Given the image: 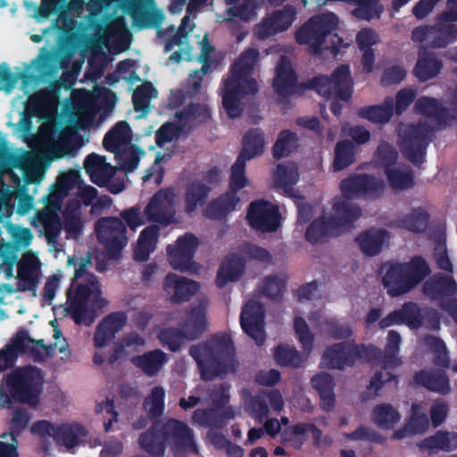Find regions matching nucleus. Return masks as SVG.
Listing matches in <instances>:
<instances>
[{
    "instance_id": "obj_1",
    "label": "nucleus",
    "mask_w": 457,
    "mask_h": 457,
    "mask_svg": "<svg viewBox=\"0 0 457 457\" xmlns=\"http://www.w3.org/2000/svg\"><path fill=\"white\" fill-rule=\"evenodd\" d=\"M383 188L384 185L380 180L368 175L344 180L341 184L342 199L334 204L335 216L328 221L314 220L306 231V239L311 243H318L328 237L339 235L361 214L360 210L349 200L361 196L377 197Z\"/></svg>"
},
{
    "instance_id": "obj_18",
    "label": "nucleus",
    "mask_w": 457,
    "mask_h": 457,
    "mask_svg": "<svg viewBox=\"0 0 457 457\" xmlns=\"http://www.w3.org/2000/svg\"><path fill=\"white\" fill-rule=\"evenodd\" d=\"M247 220L251 227L262 232L276 230L279 226L278 207L266 201H256L248 209Z\"/></svg>"
},
{
    "instance_id": "obj_40",
    "label": "nucleus",
    "mask_w": 457,
    "mask_h": 457,
    "mask_svg": "<svg viewBox=\"0 0 457 457\" xmlns=\"http://www.w3.org/2000/svg\"><path fill=\"white\" fill-rule=\"evenodd\" d=\"M428 428V420L427 416L421 411L420 407L412 405L411 416L408 424L403 430L396 431L394 437L401 439L405 436H414L423 433Z\"/></svg>"
},
{
    "instance_id": "obj_60",
    "label": "nucleus",
    "mask_w": 457,
    "mask_h": 457,
    "mask_svg": "<svg viewBox=\"0 0 457 457\" xmlns=\"http://www.w3.org/2000/svg\"><path fill=\"white\" fill-rule=\"evenodd\" d=\"M354 159V147L350 142H340L336 148L335 170H340L350 165Z\"/></svg>"
},
{
    "instance_id": "obj_54",
    "label": "nucleus",
    "mask_w": 457,
    "mask_h": 457,
    "mask_svg": "<svg viewBox=\"0 0 457 457\" xmlns=\"http://www.w3.org/2000/svg\"><path fill=\"white\" fill-rule=\"evenodd\" d=\"M441 69V63L432 56L420 55L415 67V75L421 80L435 77Z\"/></svg>"
},
{
    "instance_id": "obj_59",
    "label": "nucleus",
    "mask_w": 457,
    "mask_h": 457,
    "mask_svg": "<svg viewBox=\"0 0 457 457\" xmlns=\"http://www.w3.org/2000/svg\"><path fill=\"white\" fill-rule=\"evenodd\" d=\"M321 432L311 424H298L291 428L290 440L295 444L301 445L310 437L316 444L320 443Z\"/></svg>"
},
{
    "instance_id": "obj_38",
    "label": "nucleus",
    "mask_w": 457,
    "mask_h": 457,
    "mask_svg": "<svg viewBox=\"0 0 457 457\" xmlns=\"http://www.w3.org/2000/svg\"><path fill=\"white\" fill-rule=\"evenodd\" d=\"M159 237L157 226H149L143 229L137 239L135 248V258L138 261H145L149 254L155 250Z\"/></svg>"
},
{
    "instance_id": "obj_49",
    "label": "nucleus",
    "mask_w": 457,
    "mask_h": 457,
    "mask_svg": "<svg viewBox=\"0 0 457 457\" xmlns=\"http://www.w3.org/2000/svg\"><path fill=\"white\" fill-rule=\"evenodd\" d=\"M372 419L379 428L389 429L400 420V414L393 406L380 404L373 410Z\"/></svg>"
},
{
    "instance_id": "obj_11",
    "label": "nucleus",
    "mask_w": 457,
    "mask_h": 457,
    "mask_svg": "<svg viewBox=\"0 0 457 457\" xmlns=\"http://www.w3.org/2000/svg\"><path fill=\"white\" fill-rule=\"evenodd\" d=\"M131 138L129 124L126 121H119L108 131L103 142L106 150L115 154L120 169L126 172H131L138 166L140 155L143 154L130 144Z\"/></svg>"
},
{
    "instance_id": "obj_5",
    "label": "nucleus",
    "mask_w": 457,
    "mask_h": 457,
    "mask_svg": "<svg viewBox=\"0 0 457 457\" xmlns=\"http://www.w3.org/2000/svg\"><path fill=\"white\" fill-rule=\"evenodd\" d=\"M0 388V403L10 407L13 403L36 407L39 403L44 378L40 369L24 366L12 370L4 377Z\"/></svg>"
},
{
    "instance_id": "obj_29",
    "label": "nucleus",
    "mask_w": 457,
    "mask_h": 457,
    "mask_svg": "<svg viewBox=\"0 0 457 457\" xmlns=\"http://www.w3.org/2000/svg\"><path fill=\"white\" fill-rule=\"evenodd\" d=\"M19 337L22 345V348L18 350L19 354H26L35 362H42L53 355V346L46 345L43 339H33L27 329L21 328L13 337Z\"/></svg>"
},
{
    "instance_id": "obj_57",
    "label": "nucleus",
    "mask_w": 457,
    "mask_h": 457,
    "mask_svg": "<svg viewBox=\"0 0 457 457\" xmlns=\"http://www.w3.org/2000/svg\"><path fill=\"white\" fill-rule=\"evenodd\" d=\"M228 12L243 21H249L255 16V5L252 0H227Z\"/></svg>"
},
{
    "instance_id": "obj_61",
    "label": "nucleus",
    "mask_w": 457,
    "mask_h": 457,
    "mask_svg": "<svg viewBox=\"0 0 457 457\" xmlns=\"http://www.w3.org/2000/svg\"><path fill=\"white\" fill-rule=\"evenodd\" d=\"M21 338H13L11 343L2 350H0V371H4L14 364L19 352L22 348Z\"/></svg>"
},
{
    "instance_id": "obj_26",
    "label": "nucleus",
    "mask_w": 457,
    "mask_h": 457,
    "mask_svg": "<svg viewBox=\"0 0 457 457\" xmlns=\"http://www.w3.org/2000/svg\"><path fill=\"white\" fill-rule=\"evenodd\" d=\"M363 350L351 343L337 344L325 352L320 364L328 369H344L352 365Z\"/></svg>"
},
{
    "instance_id": "obj_52",
    "label": "nucleus",
    "mask_w": 457,
    "mask_h": 457,
    "mask_svg": "<svg viewBox=\"0 0 457 457\" xmlns=\"http://www.w3.org/2000/svg\"><path fill=\"white\" fill-rule=\"evenodd\" d=\"M156 96L157 91L151 83L142 84L133 94L135 110L140 112L142 115L146 113L151 100Z\"/></svg>"
},
{
    "instance_id": "obj_35",
    "label": "nucleus",
    "mask_w": 457,
    "mask_h": 457,
    "mask_svg": "<svg viewBox=\"0 0 457 457\" xmlns=\"http://www.w3.org/2000/svg\"><path fill=\"white\" fill-rule=\"evenodd\" d=\"M131 362L147 376H154L167 362V356L161 350H154L132 357Z\"/></svg>"
},
{
    "instance_id": "obj_2",
    "label": "nucleus",
    "mask_w": 457,
    "mask_h": 457,
    "mask_svg": "<svg viewBox=\"0 0 457 457\" xmlns=\"http://www.w3.org/2000/svg\"><path fill=\"white\" fill-rule=\"evenodd\" d=\"M140 447L153 457H162L169 448L175 455L198 453L193 432L177 420L157 422L138 439Z\"/></svg>"
},
{
    "instance_id": "obj_15",
    "label": "nucleus",
    "mask_w": 457,
    "mask_h": 457,
    "mask_svg": "<svg viewBox=\"0 0 457 457\" xmlns=\"http://www.w3.org/2000/svg\"><path fill=\"white\" fill-rule=\"evenodd\" d=\"M317 92L326 97L332 96L347 101L353 93V79L348 66L342 65L336 69L330 78L321 76L313 80Z\"/></svg>"
},
{
    "instance_id": "obj_14",
    "label": "nucleus",
    "mask_w": 457,
    "mask_h": 457,
    "mask_svg": "<svg viewBox=\"0 0 457 457\" xmlns=\"http://www.w3.org/2000/svg\"><path fill=\"white\" fill-rule=\"evenodd\" d=\"M206 328L207 323L203 309L193 310L187 316L181 333L174 329H164L159 333L158 338L170 351H177L186 340L194 339Z\"/></svg>"
},
{
    "instance_id": "obj_34",
    "label": "nucleus",
    "mask_w": 457,
    "mask_h": 457,
    "mask_svg": "<svg viewBox=\"0 0 457 457\" xmlns=\"http://www.w3.org/2000/svg\"><path fill=\"white\" fill-rule=\"evenodd\" d=\"M87 434V429L78 423H62L59 428V445L71 451L86 441Z\"/></svg>"
},
{
    "instance_id": "obj_48",
    "label": "nucleus",
    "mask_w": 457,
    "mask_h": 457,
    "mask_svg": "<svg viewBox=\"0 0 457 457\" xmlns=\"http://www.w3.org/2000/svg\"><path fill=\"white\" fill-rule=\"evenodd\" d=\"M59 69L62 70L61 79L59 80V87L63 86L68 87L72 85L79 73L81 63L78 62H71V55L59 53Z\"/></svg>"
},
{
    "instance_id": "obj_33",
    "label": "nucleus",
    "mask_w": 457,
    "mask_h": 457,
    "mask_svg": "<svg viewBox=\"0 0 457 457\" xmlns=\"http://www.w3.org/2000/svg\"><path fill=\"white\" fill-rule=\"evenodd\" d=\"M128 32L124 20L118 18L112 22L104 34L103 42L112 53H120L125 49L123 44L127 40Z\"/></svg>"
},
{
    "instance_id": "obj_36",
    "label": "nucleus",
    "mask_w": 457,
    "mask_h": 457,
    "mask_svg": "<svg viewBox=\"0 0 457 457\" xmlns=\"http://www.w3.org/2000/svg\"><path fill=\"white\" fill-rule=\"evenodd\" d=\"M194 26L195 25L191 22V20L188 16H185L183 18L178 34L173 37V39L170 42L167 43L165 46L166 52H170L175 46H179L180 47L178 52L174 53L170 56V59L174 61H179L180 59H191V54L188 52V46L186 44L185 39L187 34L193 30Z\"/></svg>"
},
{
    "instance_id": "obj_64",
    "label": "nucleus",
    "mask_w": 457,
    "mask_h": 457,
    "mask_svg": "<svg viewBox=\"0 0 457 457\" xmlns=\"http://www.w3.org/2000/svg\"><path fill=\"white\" fill-rule=\"evenodd\" d=\"M245 155L238 156L231 168L230 187L232 190L241 189L247 185V180L245 176Z\"/></svg>"
},
{
    "instance_id": "obj_53",
    "label": "nucleus",
    "mask_w": 457,
    "mask_h": 457,
    "mask_svg": "<svg viewBox=\"0 0 457 457\" xmlns=\"http://www.w3.org/2000/svg\"><path fill=\"white\" fill-rule=\"evenodd\" d=\"M79 137L74 127H65L59 132V158L72 154L77 147Z\"/></svg>"
},
{
    "instance_id": "obj_30",
    "label": "nucleus",
    "mask_w": 457,
    "mask_h": 457,
    "mask_svg": "<svg viewBox=\"0 0 457 457\" xmlns=\"http://www.w3.org/2000/svg\"><path fill=\"white\" fill-rule=\"evenodd\" d=\"M48 96V90L41 91L30 97L25 105L24 111L21 113V119L17 123V132H21L24 140L28 142V139L32 136V119L33 117L38 116L42 109V104L45 98Z\"/></svg>"
},
{
    "instance_id": "obj_10",
    "label": "nucleus",
    "mask_w": 457,
    "mask_h": 457,
    "mask_svg": "<svg viewBox=\"0 0 457 457\" xmlns=\"http://www.w3.org/2000/svg\"><path fill=\"white\" fill-rule=\"evenodd\" d=\"M383 283L391 295L407 293L428 273V267L421 258H414L408 263L385 264L382 267Z\"/></svg>"
},
{
    "instance_id": "obj_7",
    "label": "nucleus",
    "mask_w": 457,
    "mask_h": 457,
    "mask_svg": "<svg viewBox=\"0 0 457 457\" xmlns=\"http://www.w3.org/2000/svg\"><path fill=\"white\" fill-rule=\"evenodd\" d=\"M29 69L31 71L14 73L6 63L0 64V90L10 92L20 79L24 87L38 84L48 79H56L54 73L57 72V44L54 45L51 50H47L46 46L42 47Z\"/></svg>"
},
{
    "instance_id": "obj_55",
    "label": "nucleus",
    "mask_w": 457,
    "mask_h": 457,
    "mask_svg": "<svg viewBox=\"0 0 457 457\" xmlns=\"http://www.w3.org/2000/svg\"><path fill=\"white\" fill-rule=\"evenodd\" d=\"M95 412L102 415L104 420V428L106 432L113 429V424L118 421V411L115 410L113 401L106 398L96 403Z\"/></svg>"
},
{
    "instance_id": "obj_43",
    "label": "nucleus",
    "mask_w": 457,
    "mask_h": 457,
    "mask_svg": "<svg viewBox=\"0 0 457 457\" xmlns=\"http://www.w3.org/2000/svg\"><path fill=\"white\" fill-rule=\"evenodd\" d=\"M393 99H386L381 105L369 106L359 110L360 117L374 123L387 122L393 114Z\"/></svg>"
},
{
    "instance_id": "obj_31",
    "label": "nucleus",
    "mask_w": 457,
    "mask_h": 457,
    "mask_svg": "<svg viewBox=\"0 0 457 457\" xmlns=\"http://www.w3.org/2000/svg\"><path fill=\"white\" fill-rule=\"evenodd\" d=\"M126 318L123 313H112L107 316L97 327L95 335V345L105 346L125 325Z\"/></svg>"
},
{
    "instance_id": "obj_37",
    "label": "nucleus",
    "mask_w": 457,
    "mask_h": 457,
    "mask_svg": "<svg viewBox=\"0 0 457 457\" xmlns=\"http://www.w3.org/2000/svg\"><path fill=\"white\" fill-rule=\"evenodd\" d=\"M389 238L383 229H370L360 235L357 238L361 250L366 255H376L382 249Z\"/></svg>"
},
{
    "instance_id": "obj_22",
    "label": "nucleus",
    "mask_w": 457,
    "mask_h": 457,
    "mask_svg": "<svg viewBox=\"0 0 457 457\" xmlns=\"http://www.w3.org/2000/svg\"><path fill=\"white\" fill-rule=\"evenodd\" d=\"M240 323L243 330L252 337L257 345L265 340L263 310L257 301L246 303L241 312Z\"/></svg>"
},
{
    "instance_id": "obj_25",
    "label": "nucleus",
    "mask_w": 457,
    "mask_h": 457,
    "mask_svg": "<svg viewBox=\"0 0 457 457\" xmlns=\"http://www.w3.org/2000/svg\"><path fill=\"white\" fill-rule=\"evenodd\" d=\"M70 192L76 194L86 205L92 204L97 196L96 189L85 184L74 170L59 175V199Z\"/></svg>"
},
{
    "instance_id": "obj_6",
    "label": "nucleus",
    "mask_w": 457,
    "mask_h": 457,
    "mask_svg": "<svg viewBox=\"0 0 457 457\" xmlns=\"http://www.w3.org/2000/svg\"><path fill=\"white\" fill-rule=\"evenodd\" d=\"M190 353L205 379H211L214 376H220L233 370L234 348L228 335L215 337L209 345L194 346Z\"/></svg>"
},
{
    "instance_id": "obj_17",
    "label": "nucleus",
    "mask_w": 457,
    "mask_h": 457,
    "mask_svg": "<svg viewBox=\"0 0 457 457\" xmlns=\"http://www.w3.org/2000/svg\"><path fill=\"white\" fill-rule=\"evenodd\" d=\"M84 168L93 183L99 187H108L113 194L121 192L123 185L111 184V179L116 172V168L106 162L105 158L96 154H91L84 161Z\"/></svg>"
},
{
    "instance_id": "obj_24",
    "label": "nucleus",
    "mask_w": 457,
    "mask_h": 457,
    "mask_svg": "<svg viewBox=\"0 0 457 457\" xmlns=\"http://www.w3.org/2000/svg\"><path fill=\"white\" fill-rule=\"evenodd\" d=\"M175 194L170 190H161L155 194L145 209L149 220L159 223H170L173 220L175 211Z\"/></svg>"
},
{
    "instance_id": "obj_13",
    "label": "nucleus",
    "mask_w": 457,
    "mask_h": 457,
    "mask_svg": "<svg viewBox=\"0 0 457 457\" xmlns=\"http://www.w3.org/2000/svg\"><path fill=\"white\" fill-rule=\"evenodd\" d=\"M397 153L386 144H381L375 155L376 165L386 175L391 187L395 190L406 189L412 186L411 174L396 163Z\"/></svg>"
},
{
    "instance_id": "obj_45",
    "label": "nucleus",
    "mask_w": 457,
    "mask_h": 457,
    "mask_svg": "<svg viewBox=\"0 0 457 457\" xmlns=\"http://www.w3.org/2000/svg\"><path fill=\"white\" fill-rule=\"evenodd\" d=\"M312 384L320 395L322 409H331L335 402L332 393L334 386L332 378L328 374H319L312 379Z\"/></svg>"
},
{
    "instance_id": "obj_56",
    "label": "nucleus",
    "mask_w": 457,
    "mask_h": 457,
    "mask_svg": "<svg viewBox=\"0 0 457 457\" xmlns=\"http://www.w3.org/2000/svg\"><path fill=\"white\" fill-rule=\"evenodd\" d=\"M201 54L199 56L200 61L204 63L200 71H195L190 75V79L193 80L199 77L200 74H204L217 66V63L212 61V56L214 53V48L209 43L207 36L204 35L202 41L199 42Z\"/></svg>"
},
{
    "instance_id": "obj_12",
    "label": "nucleus",
    "mask_w": 457,
    "mask_h": 457,
    "mask_svg": "<svg viewBox=\"0 0 457 457\" xmlns=\"http://www.w3.org/2000/svg\"><path fill=\"white\" fill-rule=\"evenodd\" d=\"M111 92L105 87H96L93 91L75 89L71 94L72 113L75 122L80 128L91 126Z\"/></svg>"
},
{
    "instance_id": "obj_58",
    "label": "nucleus",
    "mask_w": 457,
    "mask_h": 457,
    "mask_svg": "<svg viewBox=\"0 0 457 457\" xmlns=\"http://www.w3.org/2000/svg\"><path fill=\"white\" fill-rule=\"evenodd\" d=\"M6 230L11 237V244L14 249L16 247H28L32 239L33 235L29 228H22L10 221L6 222Z\"/></svg>"
},
{
    "instance_id": "obj_23",
    "label": "nucleus",
    "mask_w": 457,
    "mask_h": 457,
    "mask_svg": "<svg viewBox=\"0 0 457 457\" xmlns=\"http://www.w3.org/2000/svg\"><path fill=\"white\" fill-rule=\"evenodd\" d=\"M17 265L19 290L23 292L32 291L35 295L41 269V262L38 257L31 251H28L22 254Z\"/></svg>"
},
{
    "instance_id": "obj_41",
    "label": "nucleus",
    "mask_w": 457,
    "mask_h": 457,
    "mask_svg": "<svg viewBox=\"0 0 457 457\" xmlns=\"http://www.w3.org/2000/svg\"><path fill=\"white\" fill-rule=\"evenodd\" d=\"M243 262L237 257H229L222 263L216 278V284L222 287L228 282L237 280L242 274Z\"/></svg>"
},
{
    "instance_id": "obj_27",
    "label": "nucleus",
    "mask_w": 457,
    "mask_h": 457,
    "mask_svg": "<svg viewBox=\"0 0 457 457\" xmlns=\"http://www.w3.org/2000/svg\"><path fill=\"white\" fill-rule=\"evenodd\" d=\"M295 19V12L287 7L270 14L263 22L256 27L255 33L263 39L277 33L287 30Z\"/></svg>"
},
{
    "instance_id": "obj_39",
    "label": "nucleus",
    "mask_w": 457,
    "mask_h": 457,
    "mask_svg": "<svg viewBox=\"0 0 457 457\" xmlns=\"http://www.w3.org/2000/svg\"><path fill=\"white\" fill-rule=\"evenodd\" d=\"M297 180L298 171L294 164L278 165L274 172L275 187L293 197H295L293 186Z\"/></svg>"
},
{
    "instance_id": "obj_21",
    "label": "nucleus",
    "mask_w": 457,
    "mask_h": 457,
    "mask_svg": "<svg viewBox=\"0 0 457 457\" xmlns=\"http://www.w3.org/2000/svg\"><path fill=\"white\" fill-rule=\"evenodd\" d=\"M197 245L198 241L194 235L186 234L178 238L175 245H170L167 249L170 266L174 270L191 271L192 258Z\"/></svg>"
},
{
    "instance_id": "obj_20",
    "label": "nucleus",
    "mask_w": 457,
    "mask_h": 457,
    "mask_svg": "<svg viewBox=\"0 0 457 457\" xmlns=\"http://www.w3.org/2000/svg\"><path fill=\"white\" fill-rule=\"evenodd\" d=\"M428 134V129L424 126L403 127L399 130L401 145L404 154L413 163L421 162L424 159V142Z\"/></svg>"
},
{
    "instance_id": "obj_8",
    "label": "nucleus",
    "mask_w": 457,
    "mask_h": 457,
    "mask_svg": "<svg viewBox=\"0 0 457 457\" xmlns=\"http://www.w3.org/2000/svg\"><path fill=\"white\" fill-rule=\"evenodd\" d=\"M338 24L337 16L332 12L315 16L298 29L295 34L296 40L301 45H309L313 52L326 48L337 53L341 46L349 45L343 44V39L332 33L337 29Z\"/></svg>"
},
{
    "instance_id": "obj_62",
    "label": "nucleus",
    "mask_w": 457,
    "mask_h": 457,
    "mask_svg": "<svg viewBox=\"0 0 457 457\" xmlns=\"http://www.w3.org/2000/svg\"><path fill=\"white\" fill-rule=\"evenodd\" d=\"M297 147V139L294 133L290 131H282L277 140L273 152L277 158L287 155Z\"/></svg>"
},
{
    "instance_id": "obj_4",
    "label": "nucleus",
    "mask_w": 457,
    "mask_h": 457,
    "mask_svg": "<svg viewBox=\"0 0 457 457\" xmlns=\"http://www.w3.org/2000/svg\"><path fill=\"white\" fill-rule=\"evenodd\" d=\"M258 52L250 49L235 62L230 76L224 80L221 89L222 106L230 118H237L242 112L240 100L257 91V82L251 72L258 60Z\"/></svg>"
},
{
    "instance_id": "obj_46",
    "label": "nucleus",
    "mask_w": 457,
    "mask_h": 457,
    "mask_svg": "<svg viewBox=\"0 0 457 457\" xmlns=\"http://www.w3.org/2000/svg\"><path fill=\"white\" fill-rule=\"evenodd\" d=\"M420 446L428 452H436L438 450L452 451L457 448V434L437 433L424 440Z\"/></svg>"
},
{
    "instance_id": "obj_47",
    "label": "nucleus",
    "mask_w": 457,
    "mask_h": 457,
    "mask_svg": "<svg viewBox=\"0 0 457 457\" xmlns=\"http://www.w3.org/2000/svg\"><path fill=\"white\" fill-rule=\"evenodd\" d=\"M415 380L418 384L423 385L428 389L445 394L449 391V382L446 376L442 371L436 373L422 371L416 375Z\"/></svg>"
},
{
    "instance_id": "obj_9",
    "label": "nucleus",
    "mask_w": 457,
    "mask_h": 457,
    "mask_svg": "<svg viewBox=\"0 0 457 457\" xmlns=\"http://www.w3.org/2000/svg\"><path fill=\"white\" fill-rule=\"evenodd\" d=\"M48 93L49 119L39 126L27 143L45 162H52L57 160V79L50 80Z\"/></svg>"
},
{
    "instance_id": "obj_44",
    "label": "nucleus",
    "mask_w": 457,
    "mask_h": 457,
    "mask_svg": "<svg viewBox=\"0 0 457 457\" xmlns=\"http://www.w3.org/2000/svg\"><path fill=\"white\" fill-rule=\"evenodd\" d=\"M30 431L41 438V451L45 454H50L51 444L49 438L57 442V426L48 420H37L32 424Z\"/></svg>"
},
{
    "instance_id": "obj_63",
    "label": "nucleus",
    "mask_w": 457,
    "mask_h": 457,
    "mask_svg": "<svg viewBox=\"0 0 457 457\" xmlns=\"http://www.w3.org/2000/svg\"><path fill=\"white\" fill-rule=\"evenodd\" d=\"M274 358L278 364L285 366H297L303 361L294 347L282 345L276 349Z\"/></svg>"
},
{
    "instance_id": "obj_16",
    "label": "nucleus",
    "mask_w": 457,
    "mask_h": 457,
    "mask_svg": "<svg viewBox=\"0 0 457 457\" xmlns=\"http://www.w3.org/2000/svg\"><path fill=\"white\" fill-rule=\"evenodd\" d=\"M45 209L37 211L32 224L45 228L48 241L56 248L57 245V179L50 187V193L44 196Z\"/></svg>"
},
{
    "instance_id": "obj_42",
    "label": "nucleus",
    "mask_w": 457,
    "mask_h": 457,
    "mask_svg": "<svg viewBox=\"0 0 457 457\" xmlns=\"http://www.w3.org/2000/svg\"><path fill=\"white\" fill-rule=\"evenodd\" d=\"M239 198L234 194H228L211 203L204 210V215L210 219H220L236 209Z\"/></svg>"
},
{
    "instance_id": "obj_3",
    "label": "nucleus",
    "mask_w": 457,
    "mask_h": 457,
    "mask_svg": "<svg viewBox=\"0 0 457 457\" xmlns=\"http://www.w3.org/2000/svg\"><path fill=\"white\" fill-rule=\"evenodd\" d=\"M102 296L96 278L85 271V264L77 269L71 288L68 292L66 311L70 312L77 324L89 326L93 323L97 312L107 305Z\"/></svg>"
},
{
    "instance_id": "obj_51",
    "label": "nucleus",
    "mask_w": 457,
    "mask_h": 457,
    "mask_svg": "<svg viewBox=\"0 0 457 457\" xmlns=\"http://www.w3.org/2000/svg\"><path fill=\"white\" fill-rule=\"evenodd\" d=\"M264 138L258 130H250L244 137V147L239 156L245 155V162L261 154L264 148Z\"/></svg>"
},
{
    "instance_id": "obj_50",
    "label": "nucleus",
    "mask_w": 457,
    "mask_h": 457,
    "mask_svg": "<svg viewBox=\"0 0 457 457\" xmlns=\"http://www.w3.org/2000/svg\"><path fill=\"white\" fill-rule=\"evenodd\" d=\"M208 188L200 182H193L187 187L185 197V210L187 213H192L198 206H201L207 195Z\"/></svg>"
},
{
    "instance_id": "obj_32",
    "label": "nucleus",
    "mask_w": 457,
    "mask_h": 457,
    "mask_svg": "<svg viewBox=\"0 0 457 457\" xmlns=\"http://www.w3.org/2000/svg\"><path fill=\"white\" fill-rule=\"evenodd\" d=\"M295 81V75L289 61L286 57H281L276 67V77L273 80L275 91L279 96H287L294 91Z\"/></svg>"
},
{
    "instance_id": "obj_19",
    "label": "nucleus",
    "mask_w": 457,
    "mask_h": 457,
    "mask_svg": "<svg viewBox=\"0 0 457 457\" xmlns=\"http://www.w3.org/2000/svg\"><path fill=\"white\" fill-rule=\"evenodd\" d=\"M96 232L109 252L120 250L127 245L126 228L118 218L101 219L96 224Z\"/></svg>"
},
{
    "instance_id": "obj_28",
    "label": "nucleus",
    "mask_w": 457,
    "mask_h": 457,
    "mask_svg": "<svg viewBox=\"0 0 457 457\" xmlns=\"http://www.w3.org/2000/svg\"><path fill=\"white\" fill-rule=\"evenodd\" d=\"M164 291L170 301L178 303L188 300L199 289V285L175 274L168 275L163 285Z\"/></svg>"
}]
</instances>
